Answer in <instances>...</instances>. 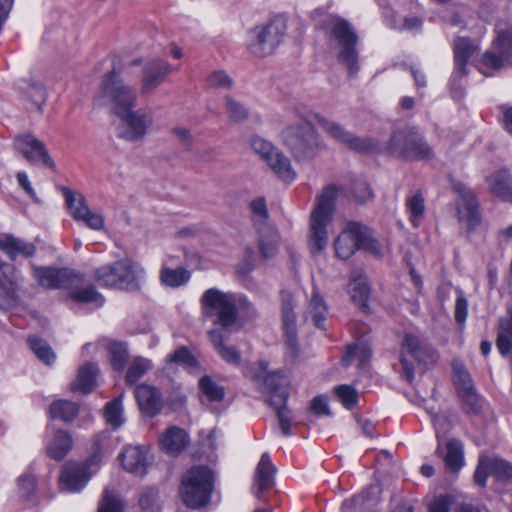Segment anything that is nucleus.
Wrapping results in <instances>:
<instances>
[{
    "label": "nucleus",
    "instance_id": "23",
    "mask_svg": "<svg viewBox=\"0 0 512 512\" xmlns=\"http://www.w3.org/2000/svg\"><path fill=\"white\" fill-rule=\"evenodd\" d=\"M275 473L276 467L273 465L269 453H263L254 475L253 493L258 499H262V493L274 486Z\"/></svg>",
    "mask_w": 512,
    "mask_h": 512
},
{
    "label": "nucleus",
    "instance_id": "32",
    "mask_svg": "<svg viewBox=\"0 0 512 512\" xmlns=\"http://www.w3.org/2000/svg\"><path fill=\"white\" fill-rule=\"evenodd\" d=\"M476 48L468 38L459 37L455 40L454 58L456 69L453 73V78L466 74V65Z\"/></svg>",
    "mask_w": 512,
    "mask_h": 512
},
{
    "label": "nucleus",
    "instance_id": "45",
    "mask_svg": "<svg viewBox=\"0 0 512 512\" xmlns=\"http://www.w3.org/2000/svg\"><path fill=\"white\" fill-rule=\"evenodd\" d=\"M406 209L410 215L412 224L417 227L425 212L424 197L420 192L406 198Z\"/></svg>",
    "mask_w": 512,
    "mask_h": 512
},
{
    "label": "nucleus",
    "instance_id": "10",
    "mask_svg": "<svg viewBox=\"0 0 512 512\" xmlns=\"http://www.w3.org/2000/svg\"><path fill=\"white\" fill-rule=\"evenodd\" d=\"M117 116L120 119L116 127L117 137L131 143L144 141L154 123V114L149 107L131 109Z\"/></svg>",
    "mask_w": 512,
    "mask_h": 512
},
{
    "label": "nucleus",
    "instance_id": "33",
    "mask_svg": "<svg viewBox=\"0 0 512 512\" xmlns=\"http://www.w3.org/2000/svg\"><path fill=\"white\" fill-rule=\"evenodd\" d=\"M348 292L352 301L363 311L368 309V300L370 296V285L367 278L363 275H354L351 277Z\"/></svg>",
    "mask_w": 512,
    "mask_h": 512
},
{
    "label": "nucleus",
    "instance_id": "57",
    "mask_svg": "<svg viewBox=\"0 0 512 512\" xmlns=\"http://www.w3.org/2000/svg\"><path fill=\"white\" fill-rule=\"evenodd\" d=\"M17 488L21 497L28 498L35 492L36 478L30 473L22 474L17 480Z\"/></svg>",
    "mask_w": 512,
    "mask_h": 512
},
{
    "label": "nucleus",
    "instance_id": "58",
    "mask_svg": "<svg viewBox=\"0 0 512 512\" xmlns=\"http://www.w3.org/2000/svg\"><path fill=\"white\" fill-rule=\"evenodd\" d=\"M111 363L115 370H121L127 359V350L123 344L114 343L110 346Z\"/></svg>",
    "mask_w": 512,
    "mask_h": 512
},
{
    "label": "nucleus",
    "instance_id": "24",
    "mask_svg": "<svg viewBox=\"0 0 512 512\" xmlns=\"http://www.w3.org/2000/svg\"><path fill=\"white\" fill-rule=\"evenodd\" d=\"M123 468L136 476H144L147 473L148 450L144 446H126L120 454Z\"/></svg>",
    "mask_w": 512,
    "mask_h": 512
},
{
    "label": "nucleus",
    "instance_id": "48",
    "mask_svg": "<svg viewBox=\"0 0 512 512\" xmlns=\"http://www.w3.org/2000/svg\"><path fill=\"white\" fill-rule=\"evenodd\" d=\"M1 274L4 277V281L1 282L3 288H5L6 284L10 287L8 288L7 294L14 298V294L18 289L19 284L22 282V277L15 270L14 266L10 264H4L0 266Z\"/></svg>",
    "mask_w": 512,
    "mask_h": 512
},
{
    "label": "nucleus",
    "instance_id": "22",
    "mask_svg": "<svg viewBox=\"0 0 512 512\" xmlns=\"http://www.w3.org/2000/svg\"><path fill=\"white\" fill-rule=\"evenodd\" d=\"M360 223L349 222L334 241V249L339 259H349L359 249Z\"/></svg>",
    "mask_w": 512,
    "mask_h": 512
},
{
    "label": "nucleus",
    "instance_id": "6",
    "mask_svg": "<svg viewBox=\"0 0 512 512\" xmlns=\"http://www.w3.org/2000/svg\"><path fill=\"white\" fill-rule=\"evenodd\" d=\"M213 492V473L205 466L192 467L183 476L180 494L183 502L192 509L207 505Z\"/></svg>",
    "mask_w": 512,
    "mask_h": 512
},
{
    "label": "nucleus",
    "instance_id": "26",
    "mask_svg": "<svg viewBox=\"0 0 512 512\" xmlns=\"http://www.w3.org/2000/svg\"><path fill=\"white\" fill-rule=\"evenodd\" d=\"M77 278L78 280L73 281L67 288L70 298L75 302L92 303L96 307H101L105 302L104 297L93 285H84V279L80 274H77Z\"/></svg>",
    "mask_w": 512,
    "mask_h": 512
},
{
    "label": "nucleus",
    "instance_id": "55",
    "mask_svg": "<svg viewBox=\"0 0 512 512\" xmlns=\"http://www.w3.org/2000/svg\"><path fill=\"white\" fill-rule=\"evenodd\" d=\"M98 512H123V505L114 493L105 490Z\"/></svg>",
    "mask_w": 512,
    "mask_h": 512
},
{
    "label": "nucleus",
    "instance_id": "35",
    "mask_svg": "<svg viewBox=\"0 0 512 512\" xmlns=\"http://www.w3.org/2000/svg\"><path fill=\"white\" fill-rule=\"evenodd\" d=\"M165 260L162 263L160 271V281L163 285L170 288H177L185 285L191 278L190 272L185 268L172 269Z\"/></svg>",
    "mask_w": 512,
    "mask_h": 512
},
{
    "label": "nucleus",
    "instance_id": "36",
    "mask_svg": "<svg viewBox=\"0 0 512 512\" xmlns=\"http://www.w3.org/2000/svg\"><path fill=\"white\" fill-rule=\"evenodd\" d=\"M327 313L328 309L324 299L320 294L314 293L305 312V318L308 319V317H311L317 328L324 329Z\"/></svg>",
    "mask_w": 512,
    "mask_h": 512
},
{
    "label": "nucleus",
    "instance_id": "5",
    "mask_svg": "<svg viewBox=\"0 0 512 512\" xmlns=\"http://www.w3.org/2000/svg\"><path fill=\"white\" fill-rule=\"evenodd\" d=\"M281 139L297 161L311 159L325 147L313 126L305 120L289 123L282 130Z\"/></svg>",
    "mask_w": 512,
    "mask_h": 512
},
{
    "label": "nucleus",
    "instance_id": "54",
    "mask_svg": "<svg viewBox=\"0 0 512 512\" xmlns=\"http://www.w3.org/2000/svg\"><path fill=\"white\" fill-rule=\"evenodd\" d=\"M167 362L174 363V364L186 365L189 367H195L197 365L196 358L185 347H181V348L177 349L174 353L168 355Z\"/></svg>",
    "mask_w": 512,
    "mask_h": 512
},
{
    "label": "nucleus",
    "instance_id": "7",
    "mask_svg": "<svg viewBox=\"0 0 512 512\" xmlns=\"http://www.w3.org/2000/svg\"><path fill=\"white\" fill-rule=\"evenodd\" d=\"M245 376L268 396L270 405H279L287 401L289 392L286 377L278 371L268 372L267 362L258 361L251 364L246 368Z\"/></svg>",
    "mask_w": 512,
    "mask_h": 512
},
{
    "label": "nucleus",
    "instance_id": "14",
    "mask_svg": "<svg viewBox=\"0 0 512 512\" xmlns=\"http://www.w3.org/2000/svg\"><path fill=\"white\" fill-rule=\"evenodd\" d=\"M251 146L281 180L286 182L295 180L296 172L291 166L290 159L283 152L260 137L253 138Z\"/></svg>",
    "mask_w": 512,
    "mask_h": 512
},
{
    "label": "nucleus",
    "instance_id": "50",
    "mask_svg": "<svg viewBox=\"0 0 512 512\" xmlns=\"http://www.w3.org/2000/svg\"><path fill=\"white\" fill-rule=\"evenodd\" d=\"M359 249L366 250L371 254L381 257L382 248L379 243L371 236L369 229L360 224Z\"/></svg>",
    "mask_w": 512,
    "mask_h": 512
},
{
    "label": "nucleus",
    "instance_id": "34",
    "mask_svg": "<svg viewBox=\"0 0 512 512\" xmlns=\"http://www.w3.org/2000/svg\"><path fill=\"white\" fill-rule=\"evenodd\" d=\"M97 373L98 367L96 364H84L79 368L77 378L71 384V389L84 394L91 392L96 386Z\"/></svg>",
    "mask_w": 512,
    "mask_h": 512
},
{
    "label": "nucleus",
    "instance_id": "64",
    "mask_svg": "<svg viewBox=\"0 0 512 512\" xmlns=\"http://www.w3.org/2000/svg\"><path fill=\"white\" fill-rule=\"evenodd\" d=\"M277 240L275 237H270L267 239H260L259 241V250L264 259H269L273 257L277 253Z\"/></svg>",
    "mask_w": 512,
    "mask_h": 512
},
{
    "label": "nucleus",
    "instance_id": "31",
    "mask_svg": "<svg viewBox=\"0 0 512 512\" xmlns=\"http://www.w3.org/2000/svg\"><path fill=\"white\" fill-rule=\"evenodd\" d=\"M490 192L504 201L512 202V177L506 170L493 173L487 178Z\"/></svg>",
    "mask_w": 512,
    "mask_h": 512
},
{
    "label": "nucleus",
    "instance_id": "21",
    "mask_svg": "<svg viewBox=\"0 0 512 512\" xmlns=\"http://www.w3.org/2000/svg\"><path fill=\"white\" fill-rule=\"evenodd\" d=\"M134 394L139 409L144 415L153 417L161 412L163 399L158 388L148 384H141L135 388Z\"/></svg>",
    "mask_w": 512,
    "mask_h": 512
},
{
    "label": "nucleus",
    "instance_id": "8",
    "mask_svg": "<svg viewBox=\"0 0 512 512\" xmlns=\"http://www.w3.org/2000/svg\"><path fill=\"white\" fill-rule=\"evenodd\" d=\"M286 30V19L283 17H275L265 25L254 27L249 31V51L260 58L271 55L281 43Z\"/></svg>",
    "mask_w": 512,
    "mask_h": 512
},
{
    "label": "nucleus",
    "instance_id": "43",
    "mask_svg": "<svg viewBox=\"0 0 512 512\" xmlns=\"http://www.w3.org/2000/svg\"><path fill=\"white\" fill-rule=\"evenodd\" d=\"M199 388L209 402H220L225 396L224 387L217 384L210 376H203L199 380Z\"/></svg>",
    "mask_w": 512,
    "mask_h": 512
},
{
    "label": "nucleus",
    "instance_id": "20",
    "mask_svg": "<svg viewBox=\"0 0 512 512\" xmlns=\"http://www.w3.org/2000/svg\"><path fill=\"white\" fill-rule=\"evenodd\" d=\"M171 72V65L164 60L158 59L146 62L142 69L141 94H150L165 81Z\"/></svg>",
    "mask_w": 512,
    "mask_h": 512
},
{
    "label": "nucleus",
    "instance_id": "52",
    "mask_svg": "<svg viewBox=\"0 0 512 512\" xmlns=\"http://www.w3.org/2000/svg\"><path fill=\"white\" fill-rule=\"evenodd\" d=\"M225 106L226 112L232 121L241 122L248 118L247 109L243 106V104L235 100L233 97L226 96Z\"/></svg>",
    "mask_w": 512,
    "mask_h": 512
},
{
    "label": "nucleus",
    "instance_id": "61",
    "mask_svg": "<svg viewBox=\"0 0 512 512\" xmlns=\"http://www.w3.org/2000/svg\"><path fill=\"white\" fill-rule=\"evenodd\" d=\"M453 504L454 498L451 495H440L431 501L428 512H450Z\"/></svg>",
    "mask_w": 512,
    "mask_h": 512
},
{
    "label": "nucleus",
    "instance_id": "12",
    "mask_svg": "<svg viewBox=\"0 0 512 512\" xmlns=\"http://www.w3.org/2000/svg\"><path fill=\"white\" fill-rule=\"evenodd\" d=\"M313 118L326 134L352 151L375 153L379 150V143L376 140L358 137L339 122L318 113H315Z\"/></svg>",
    "mask_w": 512,
    "mask_h": 512
},
{
    "label": "nucleus",
    "instance_id": "18",
    "mask_svg": "<svg viewBox=\"0 0 512 512\" xmlns=\"http://www.w3.org/2000/svg\"><path fill=\"white\" fill-rule=\"evenodd\" d=\"M492 475L498 481L512 480V465L500 458L482 456L474 473V480L479 486H485L487 477Z\"/></svg>",
    "mask_w": 512,
    "mask_h": 512
},
{
    "label": "nucleus",
    "instance_id": "2",
    "mask_svg": "<svg viewBox=\"0 0 512 512\" xmlns=\"http://www.w3.org/2000/svg\"><path fill=\"white\" fill-rule=\"evenodd\" d=\"M94 277L103 287L121 290H138L145 281L146 271L142 265L122 259L95 269Z\"/></svg>",
    "mask_w": 512,
    "mask_h": 512
},
{
    "label": "nucleus",
    "instance_id": "17",
    "mask_svg": "<svg viewBox=\"0 0 512 512\" xmlns=\"http://www.w3.org/2000/svg\"><path fill=\"white\" fill-rule=\"evenodd\" d=\"M34 279L46 289H66L73 281H77V273L68 268L32 266Z\"/></svg>",
    "mask_w": 512,
    "mask_h": 512
},
{
    "label": "nucleus",
    "instance_id": "44",
    "mask_svg": "<svg viewBox=\"0 0 512 512\" xmlns=\"http://www.w3.org/2000/svg\"><path fill=\"white\" fill-rule=\"evenodd\" d=\"M512 63V58L501 50L494 49V44L490 50H487L481 60V64L493 70L502 69Z\"/></svg>",
    "mask_w": 512,
    "mask_h": 512
},
{
    "label": "nucleus",
    "instance_id": "51",
    "mask_svg": "<svg viewBox=\"0 0 512 512\" xmlns=\"http://www.w3.org/2000/svg\"><path fill=\"white\" fill-rule=\"evenodd\" d=\"M453 372L458 391L470 390L474 387L471 376L462 363L454 361Z\"/></svg>",
    "mask_w": 512,
    "mask_h": 512
},
{
    "label": "nucleus",
    "instance_id": "13",
    "mask_svg": "<svg viewBox=\"0 0 512 512\" xmlns=\"http://www.w3.org/2000/svg\"><path fill=\"white\" fill-rule=\"evenodd\" d=\"M101 458V453L96 451L85 463H67L60 476V488L71 493L80 491L97 471Z\"/></svg>",
    "mask_w": 512,
    "mask_h": 512
},
{
    "label": "nucleus",
    "instance_id": "40",
    "mask_svg": "<svg viewBox=\"0 0 512 512\" xmlns=\"http://www.w3.org/2000/svg\"><path fill=\"white\" fill-rule=\"evenodd\" d=\"M495 33L494 49L501 50L512 58V26L506 23H497Z\"/></svg>",
    "mask_w": 512,
    "mask_h": 512
},
{
    "label": "nucleus",
    "instance_id": "63",
    "mask_svg": "<svg viewBox=\"0 0 512 512\" xmlns=\"http://www.w3.org/2000/svg\"><path fill=\"white\" fill-rule=\"evenodd\" d=\"M250 209L255 220L263 221L268 218L267 204L263 197L252 200Z\"/></svg>",
    "mask_w": 512,
    "mask_h": 512
},
{
    "label": "nucleus",
    "instance_id": "37",
    "mask_svg": "<svg viewBox=\"0 0 512 512\" xmlns=\"http://www.w3.org/2000/svg\"><path fill=\"white\" fill-rule=\"evenodd\" d=\"M446 455L444 457L447 469L452 472L459 471L464 466L463 445L456 439L450 440L446 445Z\"/></svg>",
    "mask_w": 512,
    "mask_h": 512
},
{
    "label": "nucleus",
    "instance_id": "49",
    "mask_svg": "<svg viewBox=\"0 0 512 512\" xmlns=\"http://www.w3.org/2000/svg\"><path fill=\"white\" fill-rule=\"evenodd\" d=\"M497 348L499 352L506 356L512 350V321L501 322L500 330L497 336Z\"/></svg>",
    "mask_w": 512,
    "mask_h": 512
},
{
    "label": "nucleus",
    "instance_id": "53",
    "mask_svg": "<svg viewBox=\"0 0 512 512\" xmlns=\"http://www.w3.org/2000/svg\"><path fill=\"white\" fill-rule=\"evenodd\" d=\"M233 83V79L224 70H215L206 78V84L210 88L229 89Z\"/></svg>",
    "mask_w": 512,
    "mask_h": 512
},
{
    "label": "nucleus",
    "instance_id": "16",
    "mask_svg": "<svg viewBox=\"0 0 512 512\" xmlns=\"http://www.w3.org/2000/svg\"><path fill=\"white\" fill-rule=\"evenodd\" d=\"M62 192L68 209L76 221L83 222L92 230H101L104 228L103 216L88 207L83 195L67 187H63Z\"/></svg>",
    "mask_w": 512,
    "mask_h": 512
},
{
    "label": "nucleus",
    "instance_id": "47",
    "mask_svg": "<svg viewBox=\"0 0 512 512\" xmlns=\"http://www.w3.org/2000/svg\"><path fill=\"white\" fill-rule=\"evenodd\" d=\"M152 367L151 361L143 357H137L129 366L126 374V381L129 384L136 383Z\"/></svg>",
    "mask_w": 512,
    "mask_h": 512
},
{
    "label": "nucleus",
    "instance_id": "60",
    "mask_svg": "<svg viewBox=\"0 0 512 512\" xmlns=\"http://www.w3.org/2000/svg\"><path fill=\"white\" fill-rule=\"evenodd\" d=\"M158 499V491L155 488H145L139 498V505L145 511H154Z\"/></svg>",
    "mask_w": 512,
    "mask_h": 512
},
{
    "label": "nucleus",
    "instance_id": "59",
    "mask_svg": "<svg viewBox=\"0 0 512 512\" xmlns=\"http://www.w3.org/2000/svg\"><path fill=\"white\" fill-rule=\"evenodd\" d=\"M456 301H455V320L458 323H464L468 314V301L460 288L455 289Z\"/></svg>",
    "mask_w": 512,
    "mask_h": 512
},
{
    "label": "nucleus",
    "instance_id": "41",
    "mask_svg": "<svg viewBox=\"0 0 512 512\" xmlns=\"http://www.w3.org/2000/svg\"><path fill=\"white\" fill-rule=\"evenodd\" d=\"M122 395L105 405L104 417L113 428H119L125 422L123 415Z\"/></svg>",
    "mask_w": 512,
    "mask_h": 512
},
{
    "label": "nucleus",
    "instance_id": "28",
    "mask_svg": "<svg viewBox=\"0 0 512 512\" xmlns=\"http://www.w3.org/2000/svg\"><path fill=\"white\" fill-rule=\"evenodd\" d=\"M0 250L11 260H15L18 256L32 257L35 254L36 247L31 242L12 235H4L0 238Z\"/></svg>",
    "mask_w": 512,
    "mask_h": 512
},
{
    "label": "nucleus",
    "instance_id": "11",
    "mask_svg": "<svg viewBox=\"0 0 512 512\" xmlns=\"http://www.w3.org/2000/svg\"><path fill=\"white\" fill-rule=\"evenodd\" d=\"M102 97L118 115L135 108L137 92L118 73L111 71L103 81Z\"/></svg>",
    "mask_w": 512,
    "mask_h": 512
},
{
    "label": "nucleus",
    "instance_id": "62",
    "mask_svg": "<svg viewBox=\"0 0 512 512\" xmlns=\"http://www.w3.org/2000/svg\"><path fill=\"white\" fill-rule=\"evenodd\" d=\"M286 401L279 405H271L277 412V416L279 419L281 431L283 435H290V427H291V413L285 407Z\"/></svg>",
    "mask_w": 512,
    "mask_h": 512
},
{
    "label": "nucleus",
    "instance_id": "25",
    "mask_svg": "<svg viewBox=\"0 0 512 512\" xmlns=\"http://www.w3.org/2000/svg\"><path fill=\"white\" fill-rule=\"evenodd\" d=\"M294 308V297L289 293H282V326L284 329L286 344L292 350H295L297 346L296 315Z\"/></svg>",
    "mask_w": 512,
    "mask_h": 512
},
{
    "label": "nucleus",
    "instance_id": "27",
    "mask_svg": "<svg viewBox=\"0 0 512 512\" xmlns=\"http://www.w3.org/2000/svg\"><path fill=\"white\" fill-rule=\"evenodd\" d=\"M228 328H214L209 331V339L219 353L220 357L227 363L239 365L241 362L240 353L231 346H226L224 342L229 338Z\"/></svg>",
    "mask_w": 512,
    "mask_h": 512
},
{
    "label": "nucleus",
    "instance_id": "38",
    "mask_svg": "<svg viewBox=\"0 0 512 512\" xmlns=\"http://www.w3.org/2000/svg\"><path fill=\"white\" fill-rule=\"evenodd\" d=\"M78 410L79 407L75 402L57 400L50 405L49 413L53 419L70 422L77 416Z\"/></svg>",
    "mask_w": 512,
    "mask_h": 512
},
{
    "label": "nucleus",
    "instance_id": "30",
    "mask_svg": "<svg viewBox=\"0 0 512 512\" xmlns=\"http://www.w3.org/2000/svg\"><path fill=\"white\" fill-rule=\"evenodd\" d=\"M160 447L168 454H179L188 444L187 433L178 427H170L159 439Z\"/></svg>",
    "mask_w": 512,
    "mask_h": 512
},
{
    "label": "nucleus",
    "instance_id": "19",
    "mask_svg": "<svg viewBox=\"0 0 512 512\" xmlns=\"http://www.w3.org/2000/svg\"><path fill=\"white\" fill-rule=\"evenodd\" d=\"M15 148L31 163L42 162L49 168H55L45 145L33 135H20L15 138Z\"/></svg>",
    "mask_w": 512,
    "mask_h": 512
},
{
    "label": "nucleus",
    "instance_id": "46",
    "mask_svg": "<svg viewBox=\"0 0 512 512\" xmlns=\"http://www.w3.org/2000/svg\"><path fill=\"white\" fill-rule=\"evenodd\" d=\"M28 343L33 353L42 362L49 365L55 361L56 355L53 352L52 348L45 341L36 336H31L28 339Z\"/></svg>",
    "mask_w": 512,
    "mask_h": 512
},
{
    "label": "nucleus",
    "instance_id": "15",
    "mask_svg": "<svg viewBox=\"0 0 512 512\" xmlns=\"http://www.w3.org/2000/svg\"><path fill=\"white\" fill-rule=\"evenodd\" d=\"M457 199V218L469 233L474 232L482 221L479 204L474 191L463 183L453 186Z\"/></svg>",
    "mask_w": 512,
    "mask_h": 512
},
{
    "label": "nucleus",
    "instance_id": "4",
    "mask_svg": "<svg viewBox=\"0 0 512 512\" xmlns=\"http://www.w3.org/2000/svg\"><path fill=\"white\" fill-rule=\"evenodd\" d=\"M329 43L336 51L338 63L348 71L349 75L356 74L360 69L356 49L358 36L350 23L341 18H332L329 24Z\"/></svg>",
    "mask_w": 512,
    "mask_h": 512
},
{
    "label": "nucleus",
    "instance_id": "56",
    "mask_svg": "<svg viewBox=\"0 0 512 512\" xmlns=\"http://www.w3.org/2000/svg\"><path fill=\"white\" fill-rule=\"evenodd\" d=\"M335 393L346 408L351 409L356 405L357 392L352 386H337L335 387Z\"/></svg>",
    "mask_w": 512,
    "mask_h": 512
},
{
    "label": "nucleus",
    "instance_id": "39",
    "mask_svg": "<svg viewBox=\"0 0 512 512\" xmlns=\"http://www.w3.org/2000/svg\"><path fill=\"white\" fill-rule=\"evenodd\" d=\"M371 357V348L365 342H358L353 346L347 348L346 354L343 356L342 361L344 365H349L353 359L358 360V367L363 368Z\"/></svg>",
    "mask_w": 512,
    "mask_h": 512
},
{
    "label": "nucleus",
    "instance_id": "3",
    "mask_svg": "<svg viewBox=\"0 0 512 512\" xmlns=\"http://www.w3.org/2000/svg\"><path fill=\"white\" fill-rule=\"evenodd\" d=\"M338 188L335 185L324 187L316 198L310 216L309 248L312 254L323 251L328 242L326 226L332 220Z\"/></svg>",
    "mask_w": 512,
    "mask_h": 512
},
{
    "label": "nucleus",
    "instance_id": "29",
    "mask_svg": "<svg viewBox=\"0 0 512 512\" xmlns=\"http://www.w3.org/2000/svg\"><path fill=\"white\" fill-rule=\"evenodd\" d=\"M73 448V438L71 434L65 430H57L53 433L46 444L47 455L60 461L64 459Z\"/></svg>",
    "mask_w": 512,
    "mask_h": 512
},
{
    "label": "nucleus",
    "instance_id": "42",
    "mask_svg": "<svg viewBox=\"0 0 512 512\" xmlns=\"http://www.w3.org/2000/svg\"><path fill=\"white\" fill-rule=\"evenodd\" d=\"M25 89V97L30 104L28 108L32 111H41L47 98L43 85L39 82H31Z\"/></svg>",
    "mask_w": 512,
    "mask_h": 512
},
{
    "label": "nucleus",
    "instance_id": "1",
    "mask_svg": "<svg viewBox=\"0 0 512 512\" xmlns=\"http://www.w3.org/2000/svg\"><path fill=\"white\" fill-rule=\"evenodd\" d=\"M203 317L222 328L244 324L258 316L254 304L244 295L209 288L200 298Z\"/></svg>",
    "mask_w": 512,
    "mask_h": 512
},
{
    "label": "nucleus",
    "instance_id": "9",
    "mask_svg": "<svg viewBox=\"0 0 512 512\" xmlns=\"http://www.w3.org/2000/svg\"><path fill=\"white\" fill-rule=\"evenodd\" d=\"M389 150L392 154L407 160L434 158L433 149L415 128L396 131L390 139Z\"/></svg>",
    "mask_w": 512,
    "mask_h": 512
}]
</instances>
